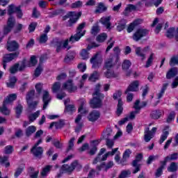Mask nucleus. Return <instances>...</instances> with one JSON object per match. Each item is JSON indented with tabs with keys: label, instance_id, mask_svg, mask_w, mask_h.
Wrapping results in <instances>:
<instances>
[{
	"label": "nucleus",
	"instance_id": "nucleus-1",
	"mask_svg": "<svg viewBox=\"0 0 178 178\" xmlns=\"http://www.w3.org/2000/svg\"><path fill=\"white\" fill-rule=\"evenodd\" d=\"M99 88H101V85H96L95 92L93 93V99L90 101L91 108H101L102 106V99H104V94L99 92Z\"/></svg>",
	"mask_w": 178,
	"mask_h": 178
},
{
	"label": "nucleus",
	"instance_id": "nucleus-2",
	"mask_svg": "<svg viewBox=\"0 0 178 178\" xmlns=\"http://www.w3.org/2000/svg\"><path fill=\"white\" fill-rule=\"evenodd\" d=\"M84 27H86V22H83L79 25L76 29V33L74 35L71 36L70 38L69 42H71V44L79 41L81 37L84 36L86 34V30H84Z\"/></svg>",
	"mask_w": 178,
	"mask_h": 178
},
{
	"label": "nucleus",
	"instance_id": "nucleus-3",
	"mask_svg": "<svg viewBox=\"0 0 178 178\" xmlns=\"http://www.w3.org/2000/svg\"><path fill=\"white\" fill-rule=\"evenodd\" d=\"M92 64V69H99L104 62V59L99 53H96L90 60Z\"/></svg>",
	"mask_w": 178,
	"mask_h": 178
},
{
	"label": "nucleus",
	"instance_id": "nucleus-4",
	"mask_svg": "<svg viewBox=\"0 0 178 178\" xmlns=\"http://www.w3.org/2000/svg\"><path fill=\"white\" fill-rule=\"evenodd\" d=\"M119 62V56L118 55H111L104 63V69H111L113 67L116 63Z\"/></svg>",
	"mask_w": 178,
	"mask_h": 178
},
{
	"label": "nucleus",
	"instance_id": "nucleus-5",
	"mask_svg": "<svg viewBox=\"0 0 178 178\" xmlns=\"http://www.w3.org/2000/svg\"><path fill=\"white\" fill-rule=\"evenodd\" d=\"M15 24H16V19H15V17L10 16L7 21L6 26H4L3 34H5V35L9 34V33H10L12 30H13Z\"/></svg>",
	"mask_w": 178,
	"mask_h": 178
},
{
	"label": "nucleus",
	"instance_id": "nucleus-6",
	"mask_svg": "<svg viewBox=\"0 0 178 178\" xmlns=\"http://www.w3.org/2000/svg\"><path fill=\"white\" fill-rule=\"evenodd\" d=\"M157 130L158 128L156 127H153L151 131L149 130V127H147L145 129L144 140L145 143H149V141H151V139L154 138V136H155Z\"/></svg>",
	"mask_w": 178,
	"mask_h": 178
},
{
	"label": "nucleus",
	"instance_id": "nucleus-7",
	"mask_svg": "<svg viewBox=\"0 0 178 178\" xmlns=\"http://www.w3.org/2000/svg\"><path fill=\"white\" fill-rule=\"evenodd\" d=\"M81 16V12L76 13V12H70L67 14L66 17H68L70 19L68 26H72V24H74L77 20L80 18Z\"/></svg>",
	"mask_w": 178,
	"mask_h": 178
},
{
	"label": "nucleus",
	"instance_id": "nucleus-8",
	"mask_svg": "<svg viewBox=\"0 0 178 178\" xmlns=\"http://www.w3.org/2000/svg\"><path fill=\"white\" fill-rule=\"evenodd\" d=\"M37 57H35V56H32L29 61L24 60L22 64L19 66V72H22V70H23L26 66H28L29 67L35 66V65H37Z\"/></svg>",
	"mask_w": 178,
	"mask_h": 178
},
{
	"label": "nucleus",
	"instance_id": "nucleus-9",
	"mask_svg": "<svg viewBox=\"0 0 178 178\" xmlns=\"http://www.w3.org/2000/svg\"><path fill=\"white\" fill-rule=\"evenodd\" d=\"M62 169L63 170H65V172H73L74 169L80 170V169H81V165H80L77 161H74L70 165L64 164Z\"/></svg>",
	"mask_w": 178,
	"mask_h": 178
},
{
	"label": "nucleus",
	"instance_id": "nucleus-10",
	"mask_svg": "<svg viewBox=\"0 0 178 178\" xmlns=\"http://www.w3.org/2000/svg\"><path fill=\"white\" fill-rule=\"evenodd\" d=\"M55 45L56 52H60L63 49H70L68 39L63 41H58L56 42Z\"/></svg>",
	"mask_w": 178,
	"mask_h": 178
},
{
	"label": "nucleus",
	"instance_id": "nucleus-11",
	"mask_svg": "<svg viewBox=\"0 0 178 178\" xmlns=\"http://www.w3.org/2000/svg\"><path fill=\"white\" fill-rule=\"evenodd\" d=\"M148 34V31L144 29H138L133 35V40L134 41H140L141 38L145 37Z\"/></svg>",
	"mask_w": 178,
	"mask_h": 178
},
{
	"label": "nucleus",
	"instance_id": "nucleus-12",
	"mask_svg": "<svg viewBox=\"0 0 178 178\" xmlns=\"http://www.w3.org/2000/svg\"><path fill=\"white\" fill-rule=\"evenodd\" d=\"M41 143H42V139H40L31 150L35 156H41L42 155L44 150H42V147H38Z\"/></svg>",
	"mask_w": 178,
	"mask_h": 178
},
{
	"label": "nucleus",
	"instance_id": "nucleus-13",
	"mask_svg": "<svg viewBox=\"0 0 178 178\" xmlns=\"http://www.w3.org/2000/svg\"><path fill=\"white\" fill-rule=\"evenodd\" d=\"M63 90H67L68 92H74L77 90V86L73 84V81L68 80L62 86Z\"/></svg>",
	"mask_w": 178,
	"mask_h": 178
},
{
	"label": "nucleus",
	"instance_id": "nucleus-14",
	"mask_svg": "<svg viewBox=\"0 0 178 178\" xmlns=\"http://www.w3.org/2000/svg\"><path fill=\"white\" fill-rule=\"evenodd\" d=\"M51 95H49V92L48 90L42 91V101H43V110L47 109V106H48V104L51 102Z\"/></svg>",
	"mask_w": 178,
	"mask_h": 178
},
{
	"label": "nucleus",
	"instance_id": "nucleus-15",
	"mask_svg": "<svg viewBox=\"0 0 178 178\" xmlns=\"http://www.w3.org/2000/svg\"><path fill=\"white\" fill-rule=\"evenodd\" d=\"M149 51V47H147L144 49H141V47H136L135 52L138 56H139L142 60L145 59V52H148Z\"/></svg>",
	"mask_w": 178,
	"mask_h": 178
},
{
	"label": "nucleus",
	"instance_id": "nucleus-16",
	"mask_svg": "<svg viewBox=\"0 0 178 178\" xmlns=\"http://www.w3.org/2000/svg\"><path fill=\"white\" fill-rule=\"evenodd\" d=\"M97 47H99V44H97L95 43H92V45H88L87 47V49H83L81 50V57L82 58V59L86 60L88 58V51H90V49H92V48H95Z\"/></svg>",
	"mask_w": 178,
	"mask_h": 178
},
{
	"label": "nucleus",
	"instance_id": "nucleus-17",
	"mask_svg": "<svg viewBox=\"0 0 178 178\" xmlns=\"http://www.w3.org/2000/svg\"><path fill=\"white\" fill-rule=\"evenodd\" d=\"M101 117V113L98 111H91L88 115V120L89 122H97Z\"/></svg>",
	"mask_w": 178,
	"mask_h": 178
},
{
	"label": "nucleus",
	"instance_id": "nucleus-18",
	"mask_svg": "<svg viewBox=\"0 0 178 178\" xmlns=\"http://www.w3.org/2000/svg\"><path fill=\"white\" fill-rule=\"evenodd\" d=\"M140 86V82L138 81H134L128 86L125 91V94H129V91L135 92L138 91V86Z\"/></svg>",
	"mask_w": 178,
	"mask_h": 178
},
{
	"label": "nucleus",
	"instance_id": "nucleus-19",
	"mask_svg": "<svg viewBox=\"0 0 178 178\" xmlns=\"http://www.w3.org/2000/svg\"><path fill=\"white\" fill-rule=\"evenodd\" d=\"M143 159V154H138L136 157V159L133 162V166H134L135 170L134 171V173H137V172H140V164L139 162Z\"/></svg>",
	"mask_w": 178,
	"mask_h": 178
},
{
	"label": "nucleus",
	"instance_id": "nucleus-20",
	"mask_svg": "<svg viewBox=\"0 0 178 178\" xmlns=\"http://www.w3.org/2000/svg\"><path fill=\"white\" fill-rule=\"evenodd\" d=\"M7 49L10 51V52H13V51H17L19 49V44L16 42V41H8L7 42Z\"/></svg>",
	"mask_w": 178,
	"mask_h": 178
},
{
	"label": "nucleus",
	"instance_id": "nucleus-21",
	"mask_svg": "<svg viewBox=\"0 0 178 178\" xmlns=\"http://www.w3.org/2000/svg\"><path fill=\"white\" fill-rule=\"evenodd\" d=\"M130 66H131V62H130L129 60H124L123 61L122 67V70L126 72L127 76H129L131 73V70L127 71L129 70V69H130Z\"/></svg>",
	"mask_w": 178,
	"mask_h": 178
},
{
	"label": "nucleus",
	"instance_id": "nucleus-22",
	"mask_svg": "<svg viewBox=\"0 0 178 178\" xmlns=\"http://www.w3.org/2000/svg\"><path fill=\"white\" fill-rule=\"evenodd\" d=\"M19 56V53H13V54H6L4 56L3 58V63H8V62H10L15 59V58H17Z\"/></svg>",
	"mask_w": 178,
	"mask_h": 178
},
{
	"label": "nucleus",
	"instance_id": "nucleus-23",
	"mask_svg": "<svg viewBox=\"0 0 178 178\" xmlns=\"http://www.w3.org/2000/svg\"><path fill=\"white\" fill-rule=\"evenodd\" d=\"M113 166V161H109L107 163V165L102 163V165H98L96 169L97 170H98V172L101 170H104V172H106L108 169H111V168H112Z\"/></svg>",
	"mask_w": 178,
	"mask_h": 178
},
{
	"label": "nucleus",
	"instance_id": "nucleus-24",
	"mask_svg": "<svg viewBox=\"0 0 178 178\" xmlns=\"http://www.w3.org/2000/svg\"><path fill=\"white\" fill-rule=\"evenodd\" d=\"M111 19H112L111 16L103 17L100 19L99 22L105 26L106 29H111Z\"/></svg>",
	"mask_w": 178,
	"mask_h": 178
},
{
	"label": "nucleus",
	"instance_id": "nucleus-25",
	"mask_svg": "<svg viewBox=\"0 0 178 178\" xmlns=\"http://www.w3.org/2000/svg\"><path fill=\"white\" fill-rule=\"evenodd\" d=\"M141 23H143V21L141 19H136L132 23L129 24L127 29V31L128 33H131V31H133V30L136 29V26H138V24H141Z\"/></svg>",
	"mask_w": 178,
	"mask_h": 178
},
{
	"label": "nucleus",
	"instance_id": "nucleus-26",
	"mask_svg": "<svg viewBox=\"0 0 178 178\" xmlns=\"http://www.w3.org/2000/svg\"><path fill=\"white\" fill-rule=\"evenodd\" d=\"M52 169V165H46L44 168H42V171L40 172V176L42 177H47L51 170Z\"/></svg>",
	"mask_w": 178,
	"mask_h": 178
},
{
	"label": "nucleus",
	"instance_id": "nucleus-27",
	"mask_svg": "<svg viewBox=\"0 0 178 178\" xmlns=\"http://www.w3.org/2000/svg\"><path fill=\"white\" fill-rule=\"evenodd\" d=\"M176 159H178V154L173 153L166 156L163 162L164 163V165H166L169 161H176Z\"/></svg>",
	"mask_w": 178,
	"mask_h": 178
},
{
	"label": "nucleus",
	"instance_id": "nucleus-28",
	"mask_svg": "<svg viewBox=\"0 0 178 178\" xmlns=\"http://www.w3.org/2000/svg\"><path fill=\"white\" fill-rule=\"evenodd\" d=\"M118 149H119V148H115L113 149L111 152L106 153L104 155L102 156V158L100 159V161H106L109 156H113V155H115L116 152H118Z\"/></svg>",
	"mask_w": 178,
	"mask_h": 178
},
{
	"label": "nucleus",
	"instance_id": "nucleus-29",
	"mask_svg": "<svg viewBox=\"0 0 178 178\" xmlns=\"http://www.w3.org/2000/svg\"><path fill=\"white\" fill-rule=\"evenodd\" d=\"M168 136H169V127H165V129L163 131V134L160 138L159 143L162 144L166 138H168Z\"/></svg>",
	"mask_w": 178,
	"mask_h": 178
},
{
	"label": "nucleus",
	"instance_id": "nucleus-30",
	"mask_svg": "<svg viewBox=\"0 0 178 178\" xmlns=\"http://www.w3.org/2000/svg\"><path fill=\"white\" fill-rule=\"evenodd\" d=\"M16 98H17V95L16 94H15V93L10 94L6 97L3 103L6 104H10V103L13 102V101H15L16 99Z\"/></svg>",
	"mask_w": 178,
	"mask_h": 178
},
{
	"label": "nucleus",
	"instance_id": "nucleus-31",
	"mask_svg": "<svg viewBox=\"0 0 178 178\" xmlns=\"http://www.w3.org/2000/svg\"><path fill=\"white\" fill-rule=\"evenodd\" d=\"M54 126L56 127V129H62V127L65 126V120H60L58 122H52L50 124L49 129H52Z\"/></svg>",
	"mask_w": 178,
	"mask_h": 178
},
{
	"label": "nucleus",
	"instance_id": "nucleus-32",
	"mask_svg": "<svg viewBox=\"0 0 178 178\" xmlns=\"http://www.w3.org/2000/svg\"><path fill=\"white\" fill-rule=\"evenodd\" d=\"M37 131V128L35 126H29L26 129V137H30L31 134H33V133H35Z\"/></svg>",
	"mask_w": 178,
	"mask_h": 178
},
{
	"label": "nucleus",
	"instance_id": "nucleus-33",
	"mask_svg": "<svg viewBox=\"0 0 178 178\" xmlns=\"http://www.w3.org/2000/svg\"><path fill=\"white\" fill-rule=\"evenodd\" d=\"M81 115H78L76 118L75 119V123H76L77 127L75 129V131L78 132L79 130H81V127H83V124L81 123Z\"/></svg>",
	"mask_w": 178,
	"mask_h": 178
},
{
	"label": "nucleus",
	"instance_id": "nucleus-34",
	"mask_svg": "<svg viewBox=\"0 0 178 178\" xmlns=\"http://www.w3.org/2000/svg\"><path fill=\"white\" fill-rule=\"evenodd\" d=\"M17 81V79H16V76L10 77L8 82H7V87H8L9 88H13Z\"/></svg>",
	"mask_w": 178,
	"mask_h": 178
},
{
	"label": "nucleus",
	"instance_id": "nucleus-35",
	"mask_svg": "<svg viewBox=\"0 0 178 178\" xmlns=\"http://www.w3.org/2000/svg\"><path fill=\"white\" fill-rule=\"evenodd\" d=\"M147 106V103L145 102H143L140 105V100H136L135 102L134 108L136 109V111H140L141 108H144V106Z\"/></svg>",
	"mask_w": 178,
	"mask_h": 178
},
{
	"label": "nucleus",
	"instance_id": "nucleus-36",
	"mask_svg": "<svg viewBox=\"0 0 178 178\" xmlns=\"http://www.w3.org/2000/svg\"><path fill=\"white\" fill-rule=\"evenodd\" d=\"M99 79V73L98 72L95 71L88 78L89 81H97V80Z\"/></svg>",
	"mask_w": 178,
	"mask_h": 178
},
{
	"label": "nucleus",
	"instance_id": "nucleus-37",
	"mask_svg": "<svg viewBox=\"0 0 178 178\" xmlns=\"http://www.w3.org/2000/svg\"><path fill=\"white\" fill-rule=\"evenodd\" d=\"M18 6H15L14 4H11L8 7V15L9 16L13 15V13H16L17 10Z\"/></svg>",
	"mask_w": 178,
	"mask_h": 178
},
{
	"label": "nucleus",
	"instance_id": "nucleus-38",
	"mask_svg": "<svg viewBox=\"0 0 178 178\" xmlns=\"http://www.w3.org/2000/svg\"><path fill=\"white\" fill-rule=\"evenodd\" d=\"M123 112V102L122 99L118 100V107H117V115L118 116H120L122 113Z\"/></svg>",
	"mask_w": 178,
	"mask_h": 178
},
{
	"label": "nucleus",
	"instance_id": "nucleus-39",
	"mask_svg": "<svg viewBox=\"0 0 178 178\" xmlns=\"http://www.w3.org/2000/svg\"><path fill=\"white\" fill-rule=\"evenodd\" d=\"M40 111H38L33 113H31L29 115V122H34L35 120H36L37 118H38V116H40Z\"/></svg>",
	"mask_w": 178,
	"mask_h": 178
},
{
	"label": "nucleus",
	"instance_id": "nucleus-40",
	"mask_svg": "<svg viewBox=\"0 0 178 178\" xmlns=\"http://www.w3.org/2000/svg\"><path fill=\"white\" fill-rule=\"evenodd\" d=\"M126 19H121L117 26L118 31H122V30H124V28L126 27Z\"/></svg>",
	"mask_w": 178,
	"mask_h": 178
},
{
	"label": "nucleus",
	"instance_id": "nucleus-41",
	"mask_svg": "<svg viewBox=\"0 0 178 178\" xmlns=\"http://www.w3.org/2000/svg\"><path fill=\"white\" fill-rule=\"evenodd\" d=\"M154 58H155V54L154 53H152L149 56V58H147L145 67H149L151 65H152V62H154Z\"/></svg>",
	"mask_w": 178,
	"mask_h": 178
},
{
	"label": "nucleus",
	"instance_id": "nucleus-42",
	"mask_svg": "<svg viewBox=\"0 0 178 178\" xmlns=\"http://www.w3.org/2000/svg\"><path fill=\"white\" fill-rule=\"evenodd\" d=\"M35 92V91L31 90L26 94V99L27 103L31 102V101H33V99H34Z\"/></svg>",
	"mask_w": 178,
	"mask_h": 178
},
{
	"label": "nucleus",
	"instance_id": "nucleus-43",
	"mask_svg": "<svg viewBox=\"0 0 178 178\" xmlns=\"http://www.w3.org/2000/svg\"><path fill=\"white\" fill-rule=\"evenodd\" d=\"M177 74V71H176V69L172 68L170 69L166 74L167 79H172V77H175Z\"/></svg>",
	"mask_w": 178,
	"mask_h": 178
},
{
	"label": "nucleus",
	"instance_id": "nucleus-44",
	"mask_svg": "<svg viewBox=\"0 0 178 178\" xmlns=\"http://www.w3.org/2000/svg\"><path fill=\"white\" fill-rule=\"evenodd\" d=\"M161 167L158 168V170L156 172V177H160V176L162 175V170H163V168L165 166H166V164L163 161H161Z\"/></svg>",
	"mask_w": 178,
	"mask_h": 178
},
{
	"label": "nucleus",
	"instance_id": "nucleus-45",
	"mask_svg": "<svg viewBox=\"0 0 178 178\" xmlns=\"http://www.w3.org/2000/svg\"><path fill=\"white\" fill-rule=\"evenodd\" d=\"M106 10V7L104 6V3H99L97 9L95 10L96 13H102L103 12H105Z\"/></svg>",
	"mask_w": 178,
	"mask_h": 178
},
{
	"label": "nucleus",
	"instance_id": "nucleus-46",
	"mask_svg": "<svg viewBox=\"0 0 178 178\" xmlns=\"http://www.w3.org/2000/svg\"><path fill=\"white\" fill-rule=\"evenodd\" d=\"M175 118H176V113L171 111L167 117V123H172L175 120Z\"/></svg>",
	"mask_w": 178,
	"mask_h": 178
},
{
	"label": "nucleus",
	"instance_id": "nucleus-47",
	"mask_svg": "<svg viewBox=\"0 0 178 178\" xmlns=\"http://www.w3.org/2000/svg\"><path fill=\"white\" fill-rule=\"evenodd\" d=\"M60 83L59 82H56L52 85L51 87V91L52 92H58V91H60Z\"/></svg>",
	"mask_w": 178,
	"mask_h": 178
},
{
	"label": "nucleus",
	"instance_id": "nucleus-48",
	"mask_svg": "<svg viewBox=\"0 0 178 178\" xmlns=\"http://www.w3.org/2000/svg\"><path fill=\"white\" fill-rule=\"evenodd\" d=\"M162 111L161 110H157V111H152V118H153V119H159V118H161V116H162Z\"/></svg>",
	"mask_w": 178,
	"mask_h": 178
},
{
	"label": "nucleus",
	"instance_id": "nucleus-49",
	"mask_svg": "<svg viewBox=\"0 0 178 178\" xmlns=\"http://www.w3.org/2000/svg\"><path fill=\"white\" fill-rule=\"evenodd\" d=\"M107 38L106 33H102L97 37L96 40L97 42H104Z\"/></svg>",
	"mask_w": 178,
	"mask_h": 178
},
{
	"label": "nucleus",
	"instance_id": "nucleus-50",
	"mask_svg": "<svg viewBox=\"0 0 178 178\" xmlns=\"http://www.w3.org/2000/svg\"><path fill=\"white\" fill-rule=\"evenodd\" d=\"M177 170V163L172 162L168 168V172H176Z\"/></svg>",
	"mask_w": 178,
	"mask_h": 178
},
{
	"label": "nucleus",
	"instance_id": "nucleus-51",
	"mask_svg": "<svg viewBox=\"0 0 178 178\" xmlns=\"http://www.w3.org/2000/svg\"><path fill=\"white\" fill-rule=\"evenodd\" d=\"M18 70H20V67L19 66V63H17L10 68V73L14 74V73H17Z\"/></svg>",
	"mask_w": 178,
	"mask_h": 178
},
{
	"label": "nucleus",
	"instance_id": "nucleus-52",
	"mask_svg": "<svg viewBox=\"0 0 178 178\" xmlns=\"http://www.w3.org/2000/svg\"><path fill=\"white\" fill-rule=\"evenodd\" d=\"M99 33V26H98V24H95L91 29V34L93 35H95Z\"/></svg>",
	"mask_w": 178,
	"mask_h": 178
},
{
	"label": "nucleus",
	"instance_id": "nucleus-53",
	"mask_svg": "<svg viewBox=\"0 0 178 178\" xmlns=\"http://www.w3.org/2000/svg\"><path fill=\"white\" fill-rule=\"evenodd\" d=\"M42 72V65L40 63L38 67L35 70V73H34L35 77H38V76L41 74Z\"/></svg>",
	"mask_w": 178,
	"mask_h": 178
},
{
	"label": "nucleus",
	"instance_id": "nucleus-54",
	"mask_svg": "<svg viewBox=\"0 0 178 178\" xmlns=\"http://www.w3.org/2000/svg\"><path fill=\"white\" fill-rule=\"evenodd\" d=\"M6 104L3 103V107L0 108V112L3 113V115H9L10 113V111L6 108Z\"/></svg>",
	"mask_w": 178,
	"mask_h": 178
},
{
	"label": "nucleus",
	"instance_id": "nucleus-55",
	"mask_svg": "<svg viewBox=\"0 0 178 178\" xmlns=\"http://www.w3.org/2000/svg\"><path fill=\"white\" fill-rule=\"evenodd\" d=\"M178 65V56H174L170 58V66Z\"/></svg>",
	"mask_w": 178,
	"mask_h": 178
},
{
	"label": "nucleus",
	"instance_id": "nucleus-56",
	"mask_svg": "<svg viewBox=\"0 0 178 178\" xmlns=\"http://www.w3.org/2000/svg\"><path fill=\"white\" fill-rule=\"evenodd\" d=\"M8 159H9V157H8V156L3 157V160L1 161V165H3V166H5V168H9V166H10V163L9 162V161Z\"/></svg>",
	"mask_w": 178,
	"mask_h": 178
},
{
	"label": "nucleus",
	"instance_id": "nucleus-57",
	"mask_svg": "<svg viewBox=\"0 0 178 178\" xmlns=\"http://www.w3.org/2000/svg\"><path fill=\"white\" fill-rule=\"evenodd\" d=\"M48 41V35L46 33H42L39 39V42L40 44H45V42Z\"/></svg>",
	"mask_w": 178,
	"mask_h": 178
},
{
	"label": "nucleus",
	"instance_id": "nucleus-58",
	"mask_svg": "<svg viewBox=\"0 0 178 178\" xmlns=\"http://www.w3.org/2000/svg\"><path fill=\"white\" fill-rule=\"evenodd\" d=\"M76 111V108H74V105H65V112H67L68 113H72V112H74Z\"/></svg>",
	"mask_w": 178,
	"mask_h": 178
},
{
	"label": "nucleus",
	"instance_id": "nucleus-59",
	"mask_svg": "<svg viewBox=\"0 0 178 178\" xmlns=\"http://www.w3.org/2000/svg\"><path fill=\"white\" fill-rule=\"evenodd\" d=\"M129 175H131V172H130V170H123L121 172V174L120 175L118 178L129 177Z\"/></svg>",
	"mask_w": 178,
	"mask_h": 178
},
{
	"label": "nucleus",
	"instance_id": "nucleus-60",
	"mask_svg": "<svg viewBox=\"0 0 178 178\" xmlns=\"http://www.w3.org/2000/svg\"><path fill=\"white\" fill-rule=\"evenodd\" d=\"M24 29V25L22 24H17L15 26L14 33H20V31H22Z\"/></svg>",
	"mask_w": 178,
	"mask_h": 178
},
{
	"label": "nucleus",
	"instance_id": "nucleus-61",
	"mask_svg": "<svg viewBox=\"0 0 178 178\" xmlns=\"http://www.w3.org/2000/svg\"><path fill=\"white\" fill-rule=\"evenodd\" d=\"M73 59H74V54H67L65 58H64V61L66 63H69V62H70V60H73Z\"/></svg>",
	"mask_w": 178,
	"mask_h": 178
},
{
	"label": "nucleus",
	"instance_id": "nucleus-62",
	"mask_svg": "<svg viewBox=\"0 0 178 178\" xmlns=\"http://www.w3.org/2000/svg\"><path fill=\"white\" fill-rule=\"evenodd\" d=\"M13 152V146L8 145L4 148V154H9Z\"/></svg>",
	"mask_w": 178,
	"mask_h": 178
},
{
	"label": "nucleus",
	"instance_id": "nucleus-63",
	"mask_svg": "<svg viewBox=\"0 0 178 178\" xmlns=\"http://www.w3.org/2000/svg\"><path fill=\"white\" fill-rule=\"evenodd\" d=\"M104 76L107 79H111V77H115V74H113V72L111 71V70H107L106 72H104Z\"/></svg>",
	"mask_w": 178,
	"mask_h": 178
},
{
	"label": "nucleus",
	"instance_id": "nucleus-64",
	"mask_svg": "<svg viewBox=\"0 0 178 178\" xmlns=\"http://www.w3.org/2000/svg\"><path fill=\"white\" fill-rule=\"evenodd\" d=\"M175 35V28H171L167 31L166 36L168 38H172L173 35Z\"/></svg>",
	"mask_w": 178,
	"mask_h": 178
}]
</instances>
